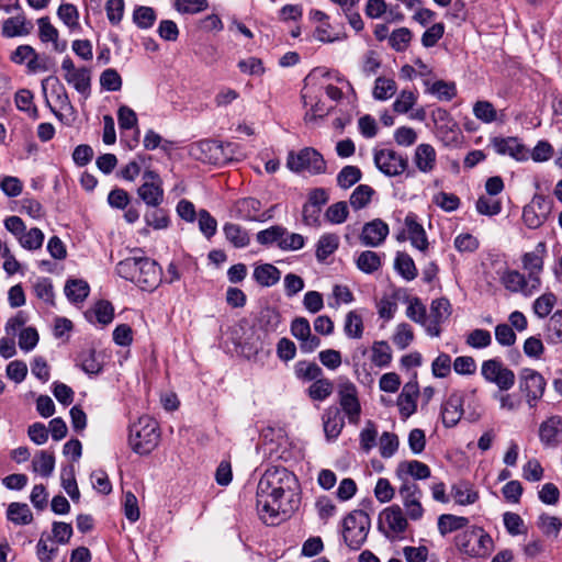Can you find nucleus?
I'll list each match as a JSON object with an SVG mask.
<instances>
[{"instance_id":"obj_1","label":"nucleus","mask_w":562,"mask_h":562,"mask_svg":"<svg viewBox=\"0 0 562 562\" xmlns=\"http://www.w3.org/2000/svg\"><path fill=\"white\" fill-rule=\"evenodd\" d=\"M297 479L283 467L268 468L257 485L256 506L262 521L276 525L297 507Z\"/></svg>"},{"instance_id":"obj_2","label":"nucleus","mask_w":562,"mask_h":562,"mask_svg":"<svg viewBox=\"0 0 562 562\" xmlns=\"http://www.w3.org/2000/svg\"><path fill=\"white\" fill-rule=\"evenodd\" d=\"M116 273L144 291H154L161 282V267L145 256H132L117 262Z\"/></svg>"},{"instance_id":"obj_3","label":"nucleus","mask_w":562,"mask_h":562,"mask_svg":"<svg viewBox=\"0 0 562 562\" xmlns=\"http://www.w3.org/2000/svg\"><path fill=\"white\" fill-rule=\"evenodd\" d=\"M159 428L157 422L150 416H142L131 425L128 445L138 454L150 453L158 445Z\"/></svg>"},{"instance_id":"obj_4","label":"nucleus","mask_w":562,"mask_h":562,"mask_svg":"<svg viewBox=\"0 0 562 562\" xmlns=\"http://www.w3.org/2000/svg\"><path fill=\"white\" fill-rule=\"evenodd\" d=\"M454 544L462 554L484 557L491 548L492 539L482 528L471 526L454 537Z\"/></svg>"},{"instance_id":"obj_5","label":"nucleus","mask_w":562,"mask_h":562,"mask_svg":"<svg viewBox=\"0 0 562 562\" xmlns=\"http://www.w3.org/2000/svg\"><path fill=\"white\" fill-rule=\"evenodd\" d=\"M370 528L369 515L361 510H353L344 519L342 537L346 544L352 549L358 550L367 539Z\"/></svg>"},{"instance_id":"obj_6","label":"nucleus","mask_w":562,"mask_h":562,"mask_svg":"<svg viewBox=\"0 0 562 562\" xmlns=\"http://www.w3.org/2000/svg\"><path fill=\"white\" fill-rule=\"evenodd\" d=\"M288 168L293 172L321 175L326 171L323 155L313 147H305L297 153L290 151L286 159Z\"/></svg>"},{"instance_id":"obj_7","label":"nucleus","mask_w":562,"mask_h":562,"mask_svg":"<svg viewBox=\"0 0 562 562\" xmlns=\"http://www.w3.org/2000/svg\"><path fill=\"white\" fill-rule=\"evenodd\" d=\"M481 374L486 382L495 384L503 392L510 390L516 381L514 371L497 358L483 361Z\"/></svg>"},{"instance_id":"obj_8","label":"nucleus","mask_w":562,"mask_h":562,"mask_svg":"<svg viewBox=\"0 0 562 562\" xmlns=\"http://www.w3.org/2000/svg\"><path fill=\"white\" fill-rule=\"evenodd\" d=\"M546 380L538 371L524 368L519 372V390L526 396L530 408L536 407L546 391Z\"/></svg>"},{"instance_id":"obj_9","label":"nucleus","mask_w":562,"mask_h":562,"mask_svg":"<svg viewBox=\"0 0 562 562\" xmlns=\"http://www.w3.org/2000/svg\"><path fill=\"white\" fill-rule=\"evenodd\" d=\"M552 207V199L542 194H535L530 203L524 206L522 221L528 228L537 229L548 220Z\"/></svg>"},{"instance_id":"obj_10","label":"nucleus","mask_w":562,"mask_h":562,"mask_svg":"<svg viewBox=\"0 0 562 562\" xmlns=\"http://www.w3.org/2000/svg\"><path fill=\"white\" fill-rule=\"evenodd\" d=\"M408 526L402 508L393 505L383 509L379 518V530L391 541L396 540Z\"/></svg>"},{"instance_id":"obj_11","label":"nucleus","mask_w":562,"mask_h":562,"mask_svg":"<svg viewBox=\"0 0 562 562\" xmlns=\"http://www.w3.org/2000/svg\"><path fill=\"white\" fill-rule=\"evenodd\" d=\"M373 160L375 167L387 177L400 176L408 167L407 158L391 148L375 149Z\"/></svg>"},{"instance_id":"obj_12","label":"nucleus","mask_w":562,"mask_h":562,"mask_svg":"<svg viewBox=\"0 0 562 562\" xmlns=\"http://www.w3.org/2000/svg\"><path fill=\"white\" fill-rule=\"evenodd\" d=\"M338 398L348 422L350 424H358L360 420L361 405L357 386L348 380L340 383L338 386Z\"/></svg>"},{"instance_id":"obj_13","label":"nucleus","mask_w":562,"mask_h":562,"mask_svg":"<svg viewBox=\"0 0 562 562\" xmlns=\"http://www.w3.org/2000/svg\"><path fill=\"white\" fill-rule=\"evenodd\" d=\"M398 494L408 518L412 520L420 519L424 515V508L420 503L423 492L419 486L413 481H404L400 486Z\"/></svg>"},{"instance_id":"obj_14","label":"nucleus","mask_w":562,"mask_h":562,"mask_svg":"<svg viewBox=\"0 0 562 562\" xmlns=\"http://www.w3.org/2000/svg\"><path fill=\"white\" fill-rule=\"evenodd\" d=\"M547 252V246L544 241H540L535 247V250L530 252H526L521 257V263L524 270L528 272V278L532 282L533 289L541 288V277L540 274L543 271V257Z\"/></svg>"},{"instance_id":"obj_15","label":"nucleus","mask_w":562,"mask_h":562,"mask_svg":"<svg viewBox=\"0 0 562 562\" xmlns=\"http://www.w3.org/2000/svg\"><path fill=\"white\" fill-rule=\"evenodd\" d=\"M190 153L195 159L213 165H221L227 160L222 143L213 139H204L193 144Z\"/></svg>"},{"instance_id":"obj_16","label":"nucleus","mask_w":562,"mask_h":562,"mask_svg":"<svg viewBox=\"0 0 562 562\" xmlns=\"http://www.w3.org/2000/svg\"><path fill=\"white\" fill-rule=\"evenodd\" d=\"M437 136L445 145H452L459 142L461 131L458 123L446 110H438L435 117Z\"/></svg>"},{"instance_id":"obj_17","label":"nucleus","mask_w":562,"mask_h":562,"mask_svg":"<svg viewBox=\"0 0 562 562\" xmlns=\"http://www.w3.org/2000/svg\"><path fill=\"white\" fill-rule=\"evenodd\" d=\"M145 182L138 188V196L148 205V206H158L164 199V190L160 187V179L158 175L154 171H145L144 173Z\"/></svg>"},{"instance_id":"obj_18","label":"nucleus","mask_w":562,"mask_h":562,"mask_svg":"<svg viewBox=\"0 0 562 562\" xmlns=\"http://www.w3.org/2000/svg\"><path fill=\"white\" fill-rule=\"evenodd\" d=\"M501 283L512 293H520L524 296H531L540 289H533L531 280L517 270H506L501 276Z\"/></svg>"},{"instance_id":"obj_19","label":"nucleus","mask_w":562,"mask_h":562,"mask_svg":"<svg viewBox=\"0 0 562 562\" xmlns=\"http://www.w3.org/2000/svg\"><path fill=\"white\" fill-rule=\"evenodd\" d=\"M389 232V225L381 218H375L363 225L359 239L366 247H379L386 239Z\"/></svg>"},{"instance_id":"obj_20","label":"nucleus","mask_w":562,"mask_h":562,"mask_svg":"<svg viewBox=\"0 0 562 562\" xmlns=\"http://www.w3.org/2000/svg\"><path fill=\"white\" fill-rule=\"evenodd\" d=\"M491 144L499 155H508L516 160L528 159V149L517 137H494Z\"/></svg>"},{"instance_id":"obj_21","label":"nucleus","mask_w":562,"mask_h":562,"mask_svg":"<svg viewBox=\"0 0 562 562\" xmlns=\"http://www.w3.org/2000/svg\"><path fill=\"white\" fill-rule=\"evenodd\" d=\"M395 474L404 483V481H409L408 476H412L414 480H426L430 477L431 472L426 463L418 460H409L400 462Z\"/></svg>"},{"instance_id":"obj_22","label":"nucleus","mask_w":562,"mask_h":562,"mask_svg":"<svg viewBox=\"0 0 562 562\" xmlns=\"http://www.w3.org/2000/svg\"><path fill=\"white\" fill-rule=\"evenodd\" d=\"M463 415V397L459 393H452L442 404L441 417L446 427L456 426Z\"/></svg>"},{"instance_id":"obj_23","label":"nucleus","mask_w":562,"mask_h":562,"mask_svg":"<svg viewBox=\"0 0 562 562\" xmlns=\"http://www.w3.org/2000/svg\"><path fill=\"white\" fill-rule=\"evenodd\" d=\"M414 165L423 173H430L437 166V153L430 144H419L414 151Z\"/></svg>"},{"instance_id":"obj_24","label":"nucleus","mask_w":562,"mask_h":562,"mask_svg":"<svg viewBox=\"0 0 562 562\" xmlns=\"http://www.w3.org/2000/svg\"><path fill=\"white\" fill-rule=\"evenodd\" d=\"M405 227L412 245L420 251L427 250L428 239L426 232L424 227L417 222L416 215L414 213L406 215Z\"/></svg>"},{"instance_id":"obj_25","label":"nucleus","mask_w":562,"mask_h":562,"mask_svg":"<svg viewBox=\"0 0 562 562\" xmlns=\"http://www.w3.org/2000/svg\"><path fill=\"white\" fill-rule=\"evenodd\" d=\"M562 431V417L554 415L540 424L539 438L546 446H555L557 436Z\"/></svg>"},{"instance_id":"obj_26","label":"nucleus","mask_w":562,"mask_h":562,"mask_svg":"<svg viewBox=\"0 0 562 562\" xmlns=\"http://www.w3.org/2000/svg\"><path fill=\"white\" fill-rule=\"evenodd\" d=\"M385 257L383 252H376L372 250H363L356 258V267L363 273L372 274L380 270L382 267V260Z\"/></svg>"},{"instance_id":"obj_27","label":"nucleus","mask_w":562,"mask_h":562,"mask_svg":"<svg viewBox=\"0 0 562 562\" xmlns=\"http://www.w3.org/2000/svg\"><path fill=\"white\" fill-rule=\"evenodd\" d=\"M450 495L457 504L462 506L474 504L479 498L477 492L468 481H460L453 484L451 486Z\"/></svg>"},{"instance_id":"obj_28","label":"nucleus","mask_w":562,"mask_h":562,"mask_svg":"<svg viewBox=\"0 0 562 562\" xmlns=\"http://www.w3.org/2000/svg\"><path fill=\"white\" fill-rule=\"evenodd\" d=\"M323 424L327 439H335L339 436L345 423L339 409L329 407L323 415Z\"/></svg>"},{"instance_id":"obj_29","label":"nucleus","mask_w":562,"mask_h":562,"mask_svg":"<svg viewBox=\"0 0 562 562\" xmlns=\"http://www.w3.org/2000/svg\"><path fill=\"white\" fill-rule=\"evenodd\" d=\"M252 277L258 284L269 288L279 282L281 271L271 263H262L255 268Z\"/></svg>"},{"instance_id":"obj_30","label":"nucleus","mask_w":562,"mask_h":562,"mask_svg":"<svg viewBox=\"0 0 562 562\" xmlns=\"http://www.w3.org/2000/svg\"><path fill=\"white\" fill-rule=\"evenodd\" d=\"M68 85L72 86L81 95L87 98L90 94V70L86 67H80L76 71L64 75Z\"/></svg>"},{"instance_id":"obj_31","label":"nucleus","mask_w":562,"mask_h":562,"mask_svg":"<svg viewBox=\"0 0 562 562\" xmlns=\"http://www.w3.org/2000/svg\"><path fill=\"white\" fill-rule=\"evenodd\" d=\"M238 216L246 221L260 220L261 203L255 198H245L236 203Z\"/></svg>"},{"instance_id":"obj_32","label":"nucleus","mask_w":562,"mask_h":562,"mask_svg":"<svg viewBox=\"0 0 562 562\" xmlns=\"http://www.w3.org/2000/svg\"><path fill=\"white\" fill-rule=\"evenodd\" d=\"M469 524V519L462 516L443 514L438 518V530L441 536L463 530Z\"/></svg>"},{"instance_id":"obj_33","label":"nucleus","mask_w":562,"mask_h":562,"mask_svg":"<svg viewBox=\"0 0 562 562\" xmlns=\"http://www.w3.org/2000/svg\"><path fill=\"white\" fill-rule=\"evenodd\" d=\"M371 362L379 368L390 366L393 355L390 345L385 340L374 341L371 348Z\"/></svg>"},{"instance_id":"obj_34","label":"nucleus","mask_w":562,"mask_h":562,"mask_svg":"<svg viewBox=\"0 0 562 562\" xmlns=\"http://www.w3.org/2000/svg\"><path fill=\"white\" fill-rule=\"evenodd\" d=\"M7 518L15 525H29L33 520V514L25 503H11L7 509Z\"/></svg>"},{"instance_id":"obj_35","label":"nucleus","mask_w":562,"mask_h":562,"mask_svg":"<svg viewBox=\"0 0 562 562\" xmlns=\"http://www.w3.org/2000/svg\"><path fill=\"white\" fill-rule=\"evenodd\" d=\"M33 471L44 477L52 475L55 469V457L52 452L41 450L32 461Z\"/></svg>"},{"instance_id":"obj_36","label":"nucleus","mask_w":562,"mask_h":562,"mask_svg":"<svg viewBox=\"0 0 562 562\" xmlns=\"http://www.w3.org/2000/svg\"><path fill=\"white\" fill-rule=\"evenodd\" d=\"M544 338L549 344L562 342V310L555 311L548 319Z\"/></svg>"},{"instance_id":"obj_37","label":"nucleus","mask_w":562,"mask_h":562,"mask_svg":"<svg viewBox=\"0 0 562 562\" xmlns=\"http://www.w3.org/2000/svg\"><path fill=\"white\" fill-rule=\"evenodd\" d=\"M394 268L407 281H412L417 277L415 262L406 252H397L394 260Z\"/></svg>"},{"instance_id":"obj_38","label":"nucleus","mask_w":562,"mask_h":562,"mask_svg":"<svg viewBox=\"0 0 562 562\" xmlns=\"http://www.w3.org/2000/svg\"><path fill=\"white\" fill-rule=\"evenodd\" d=\"M428 86L427 91L436 95L441 101H450L457 95V87L454 82H448L443 80H437L429 85V81H425Z\"/></svg>"},{"instance_id":"obj_39","label":"nucleus","mask_w":562,"mask_h":562,"mask_svg":"<svg viewBox=\"0 0 562 562\" xmlns=\"http://www.w3.org/2000/svg\"><path fill=\"white\" fill-rule=\"evenodd\" d=\"M90 291L89 284L79 279L68 280L65 284V294L69 301L78 303L86 300Z\"/></svg>"},{"instance_id":"obj_40","label":"nucleus","mask_w":562,"mask_h":562,"mask_svg":"<svg viewBox=\"0 0 562 562\" xmlns=\"http://www.w3.org/2000/svg\"><path fill=\"white\" fill-rule=\"evenodd\" d=\"M397 90L395 80L386 77H378L373 87V98L379 101H385L392 98Z\"/></svg>"},{"instance_id":"obj_41","label":"nucleus","mask_w":562,"mask_h":562,"mask_svg":"<svg viewBox=\"0 0 562 562\" xmlns=\"http://www.w3.org/2000/svg\"><path fill=\"white\" fill-rule=\"evenodd\" d=\"M223 231L227 240L236 248H244L250 243L248 233L237 224L226 223Z\"/></svg>"},{"instance_id":"obj_42","label":"nucleus","mask_w":562,"mask_h":562,"mask_svg":"<svg viewBox=\"0 0 562 562\" xmlns=\"http://www.w3.org/2000/svg\"><path fill=\"white\" fill-rule=\"evenodd\" d=\"M29 33L30 26L23 16L9 18L2 24V35L5 37L22 36Z\"/></svg>"},{"instance_id":"obj_43","label":"nucleus","mask_w":562,"mask_h":562,"mask_svg":"<svg viewBox=\"0 0 562 562\" xmlns=\"http://www.w3.org/2000/svg\"><path fill=\"white\" fill-rule=\"evenodd\" d=\"M364 326L360 314L350 311L345 318L344 331L348 338L360 339L363 335Z\"/></svg>"},{"instance_id":"obj_44","label":"nucleus","mask_w":562,"mask_h":562,"mask_svg":"<svg viewBox=\"0 0 562 562\" xmlns=\"http://www.w3.org/2000/svg\"><path fill=\"white\" fill-rule=\"evenodd\" d=\"M81 369L87 374H98L102 370V361L100 356L92 349L83 350L78 357Z\"/></svg>"},{"instance_id":"obj_45","label":"nucleus","mask_w":562,"mask_h":562,"mask_svg":"<svg viewBox=\"0 0 562 562\" xmlns=\"http://www.w3.org/2000/svg\"><path fill=\"white\" fill-rule=\"evenodd\" d=\"M339 238L335 234H325L321 236L316 247V258L319 261H324L338 248Z\"/></svg>"},{"instance_id":"obj_46","label":"nucleus","mask_w":562,"mask_h":562,"mask_svg":"<svg viewBox=\"0 0 562 562\" xmlns=\"http://www.w3.org/2000/svg\"><path fill=\"white\" fill-rule=\"evenodd\" d=\"M557 301H558V299L554 293H552V292L543 293L542 295H540L539 297H537L535 300L533 305H532L533 313L539 318L547 317L551 313L553 307L555 306Z\"/></svg>"},{"instance_id":"obj_47","label":"nucleus","mask_w":562,"mask_h":562,"mask_svg":"<svg viewBox=\"0 0 562 562\" xmlns=\"http://www.w3.org/2000/svg\"><path fill=\"white\" fill-rule=\"evenodd\" d=\"M57 15L70 31L80 29L79 12L76 5L71 3L60 4L57 10Z\"/></svg>"},{"instance_id":"obj_48","label":"nucleus","mask_w":562,"mask_h":562,"mask_svg":"<svg viewBox=\"0 0 562 562\" xmlns=\"http://www.w3.org/2000/svg\"><path fill=\"white\" fill-rule=\"evenodd\" d=\"M15 105L20 111L26 112L34 120L38 119L37 108L33 104V93L27 89H21L15 93Z\"/></svg>"},{"instance_id":"obj_49","label":"nucleus","mask_w":562,"mask_h":562,"mask_svg":"<svg viewBox=\"0 0 562 562\" xmlns=\"http://www.w3.org/2000/svg\"><path fill=\"white\" fill-rule=\"evenodd\" d=\"M334 391V384L329 379L321 378L308 387V396L314 401L326 400Z\"/></svg>"},{"instance_id":"obj_50","label":"nucleus","mask_w":562,"mask_h":562,"mask_svg":"<svg viewBox=\"0 0 562 562\" xmlns=\"http://www.w3.org/2000/svg\"><path fill=\"white\" fill-rule=\"evenodd\" d=\"M286 235V228L280 225L271 226L257 233V241L261 245H271L277 243L280 248L282 237Z\"/></svg>"},{"instance_id":"obj_51","label":"nucleus","mask_w":562,"mask_h":562,"mask_svg":"<svg viewBox=\"0 0 562 562\" xmlns=\"http://www.w3.org/2000/svg\"><path fill=\"white\" fill-rule=\"evenodd\" d=\"M295 373L297 378L307 381H316L323 378L322 368L317 363L308 361H299L295 364Z\"/></svg>"},{"instance_id":"obj_52","label":"nucleus","mask_w":562,"mask_h":562,"mask_svg":"<svg viewBox=\"0 0 562 562\" xmlns=\"http://www.w3.org/2000/svg\"><path fill=\"white\" fill-rule=\"evenodd\" d=\"M44 237V233L40 228L33 227L24 232L18 240L23 248L37 250L43 246Z\"/></svg>"},{"instance_id":"obj_53","label":"nucleus","mask_w":562,"mask_h":562,"mask_svg":"<svg viewBox=\"0 0 562 562\" xmlns=\"http://www.w3.org/2000/svg\"><path fill=\"white\" fill-rule=\"evenodd\" d=\"M413 34L407 27L394 30L389 36L390 46L396 52H404L411 43Z\"/></svg>"},{"instance_id":"obj_54","label":"nucleus","mask_w":562,"mask_h":562,"mask_svg":"<svg viewBox=\"0 0 562 562\" xmlns=\"http://www.w3.org/2000/svg\"><path fill=\"white\" fill-rule=\"evenodd\" d=\"M374 193V190L368 184L358 186L350 195V204L355 210L367 206Z\"/></svg>"},{"instance_id":"obj_55","label":"nucleus","mask_w":562,"mask_h":562,"mask_svg":"<svg viewBox=\"0 0 562 562\" xmlns=\"http://www.w3.org/2000/svg\"><path fill=\"white\" fill-rule=\"evenodd\" d=\"M260 324L266 331H277L281 325V314L274 307H266L260 313Z\"/></svg>"},{"instance_id":"obj_56","label":"nucleus","mask_w":562,"mask_h":562,"mask_svg":"<svg viewBox=\"0 0 562 562\" xmlns=\"http://www.w3.org/2000/svg\"><path fill=\"white\" fill-rule=\"evenodd\" d=\"M417 102V94L412 90H402L393 102V110L398 114L407 113Z\"/></svg>"},{"instance_id":"obj_57","label":"nucleus","mask_w":562,"mask_h":562,"mask_svg":"<svg viewBox=\"0 0 562 562\" xmlns=\"http://www.w3.org/2000/svg\"><path fill=\"white\" fill-rule=\"evenodd\" d=\"M361 170L356 166H346L337 175V183L342 189H348L361 179Z\"/></svg>"},{"instance_id":"obj_58","label":"nucleus","mask_w":562,"mask_h":562,"mask_svg":"<svg viewBox=\"0 0 562 562\" xmlns=\"http://www.w3.org/2000/svg\"><path fill=\"white\" fill-rule=\"evenodd\" d=\"M198 223L200 232L210 239L216 234L217 221L210 214L209 211L202 209L198 213Z\"/></svg>"},{"instance_id":"obj_59","label":"nucleus","mask_w":562,"mask_h":562,"mask_svg":"<svg viewBox=\"0 0 562 562\" xmlns=\"http://www.w3.org/2000/svg\"><path fill=\"white\" fill-rule=\"evenodd\" d=\"M398 437L394 432L384 431L380 437V454L382 458H391L398 449Z\"/></svg>"},{"instance_id":"obj_60","label":"nucleus","mask_w":562,"mask_h":562,"mask_svg":"<svg viewBox=\"0 0 562 562\" xmlns=\"http://www.w3.org/2000/svg\"><path fill=\"white\" fill-rule=\"evenodd\" d=\"M35 295L45 303L54 305V288L50 279L40 278L33 285Z\"/></svg>"},{"instance_id":"obj_61","label":"nucleus","mask_w":562,"mask_h":562,"mask_svg":"<svg viewBox=\"0 0 562 562\" xmlns=\"http://www.w3.org/2000/svg\"><path fill=\"white\" fill-rule=\"evenodd\" d=\"M465 342L472 348L483 349L492 344V335L486 329L477 328L467 336Z\"/></svg>"},{"instance_id":"obj_62","label":"nucleus","mask_w":562,"mask_h":562,"mask_svg":"<svg viewBox=\"0 0 562 562\" xmlns=\"http://www.w3.org/2000/svg\"><path fill=\"white\" fill-rule=\"evenodd\" d=\"M156 13L150 7H138L134 10L133 21L140 29H149L154 25Z\"/></svg>"},{"instance_id":"obj_63","label":"nucleus","mask_w":562,"mask_h":562,"mask_svg":"<svg viewBox=\"0 0 562 562\" xmlns=\"http://www.w3.org/2000/svg\"><path fill=\"white\" fill-rule=\"evenodd\" d=\"M414 339L412 327L407 323H401L396 326L393 335V342L401 349L407 348Z\"/></svg>"},{"instance_id":"obj_64","label":"nucleus","mask_w":562,"mask_h":562,"mask_svg":"<svg viewBox=\"0 0 562 562\" xmlns=\"http://www.w3.org/2000/svg\"><path fill=\"white\" fill-rule=\"evenodd\" d=\"M473 114L477 120L484 123H492L496 120V110L488 101L475 102L473 105Z\"/></svg>"}]
</instances>
